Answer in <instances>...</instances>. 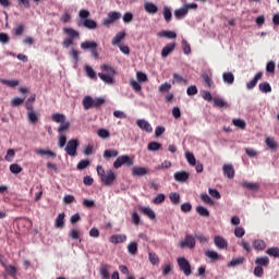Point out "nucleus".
<instances>
[{"label": "nucleus", "instance_id": "1", "mask_svg": "<svg viewBox=\"0 0 279 279\" xmlns=\"http://www.w3.org/2000/svg\"><path fill=\"white\" fill-rule=\"evenodd\" d=\"M90 16V12L86 9H82L78 12V26L85 27L86 29H97V22L95 20L88 19Z\"/></svg>", "mask_w": 279, "mask_h": 279}, {"label": "nucleus", "instance_id": "2", "mask_svg": "<svg viewBox=\"0 0 279 279\" xmlns=\"http://www.w3.org/2000/svg\"><path fill=\"white\" fill-rule=\"evenodd\" d=\"M51 119L54 123H60L58 128L59 134H64L71 128V122L66 121V117L62 113H53Z\"/></svg>", "mask_w": 279, "mask_h": 279}, {"label": "nucleus", "instance_id": "3", "mask_svg": "<svg viewBox=\"0 0 279 279\" xmlns=\"http://www.w3.org/2000/svg\"><path fill=\"white\" fill-rule=\"evenodd\" d=\"M197 8H198L197 3H185L182 5V8L177 9L174 11V16L178 20L184 19V16L189 14V10H197Z\"/></svg>", "mask_w": 279, "mask_h": 279}, {"label": "nucleus", "instance_id": "4", "mask_svg": "<svg viewBox=\"0 0 279 279\" xmlns=\"http://www.w3.org/2000/svg\"><path fill=\"white\" fill-rule=\"evenodd\" d=\"M123 165L126 167H132L134 165V160L128 155H121L113 162V169H121Z\"/></svg>", "mask_w": 279, "mask_h": 279}, {"label": "nucleus", "instance_id": "5", "mask_svg": "<svg viewBox=\"0 0 279 279\" xmlns=\"http://www.w3.org/2000/svg\"><path fill=\"white\" fill-rule=\"evenodd\" d=\"M177 263L180 271H182L184 276H191V274H193V270L191 269V263H189L186 258L178 257Z\"/></svg>", "mask_w": 279, "mask_h": 279}, {"label": "nucleus", "instance_id": "6", "mask_svg": "<svg viewBox=\"0 0 279 279\" xmlns=\"http://www.w3.org/2000/svg\"><path fill=\"white\" fill-rule=\"evenodd\" d=\"M121 19V13L118 11H111L108 13L107 17L102 21V25L105 27H110L112 23H116V21H119Z\"/></svg>", "mask_w": 279, "mask_h": 279}, {"label": "nucleus", "instance_id": "7", "mask_svg": "<svg viewBox=\"0 0 279 279\" xmlns=\"http://www.w3.org/2000/svg\"><path fill=\"white\" fill-rule=\"evenodd\" d=\"M77 147H80V142L77 140H70L65 146L66 155L77 156Z\"/></svg>", "mask_w": 279, "mask_h": 279}, {"label": "nucleus", "instance_id": "8", "mask_svg": "<svg viewBox=\"0 0 279 279\" xmlns=\"http://www.w3.org/2000/svg\"><path fill=\"white\" fill-rule=\"evenodd\" d=\"M114 180H117V174H114V171L112 170H107L106 174L100 178V181L105 186H112Z\"/></svg>", "mask_w": 279, "mask_h": 279}, {"label": "nucleus", "instance_id": "9", "mask_svg": "<svg viewBox=\"0 0 279 279\" xmlns=\"http://www.w3.org/2000/svg\"><path fill=\"white\" fill-rule=\"evenodd\" d=\"M180 247L184 250V247H189V250H193L195 247V236L191 234H186L184 240L180 242Z\"/></svg>", "mask_w": 279, "mask_h": 279}, {"label": "nucleus", "instance_id": "10", "mask_svg": "<svg viewBox=\"0 0 279 279\" xmlns=\"http://www.w3.org/2000/svg\"><path fill=\"white\" fill-rule=\"evenodd\" d=\"M222 173L225 178H228L229 180H234V175H235L234 166L232 163H225L222 166Z\"/></svg>", "mask_w": 279, "mask_h": 279}, {"label": "nucleus", "instance_id": "11", "mask_svg": "<svg viewBox=\"0 0 279 279\" xmlns=\"http://www.w3.org/2000/svg\"><path fill=\"white\" fill-rule=\"evenodd\" d=\"M136 125L143 132H147V134H151V132H154V128H151V124H149L145 119L136 120Z\"/></svg>", "mask_w": 279, "mask_h": 279}, {"label": "nucleus", "instance_id": "12", "mask_svg": "<svg viewBox=\"0 0 279 279\" xmlns=\"http://www.w3.org/2000/svg\"><path fill=\"white\" fill-rule=\"evenodd\" d=\"M214 243L218 250H226L228 247V241L221 235H216L214 238Z\"/></svg>", "mask_w": 279, "mask_h": 279}, {"label": "nucleus", "instance_id": "13", "mask_svg": "<svg viewBox=\"0 0 279 279\" xmlns=\"http://www.w3.org/2000/svg\"><path fill=\"white\" fill-rule=\"evenodd\" d=\"M110 243L113 245H119V243H125L128 241V235L125 234H113L109 238Z\"/></svg>", "mask_w": 279, "mask_h": 279}, {"label": "nucleus", "instance_id": "14", "mask_svg": "<svg viewBox=\"0 0 279 279\" xmlns=\"http://www.w3.org/2000/svg\"><path fill=\"white\" fill-rule=\"evenodd\" d=\"M148 170L145 167H133L132 175L133 178H143V175H147Z\"/></svg>", "mask_w": 279, "mask_h": 279}, {"label": "nucleus", "instance_id": "15", "mask_svg": "<svg viewBox=\"0 0 279 279\" xmlns=\"http://www.w3.org/2000/svg\"><path fill=\"white\" fill-rule=\"evenodd\" d=\"M263 80V72H258L254 78L246 84L247 90H252L253 88H256V84H258V81Z\"/></svg>", "mask_w": 279, "mask_h": 279}, {"label": "nucleus", "instance_id": "16", "mask_svg": "<svg viewBox=\"0 0 279 279\" xmlns=\"http://www.w3.org/2000/svg\"><path fill=\"white\" fill-rule=\"evenodd\" d=\"M158 38H168L169 40H172L173 38H178V34L173 31H161L157 33Z\"/></svg>", "mask_w": 279, "mask_h": 279}, {"label": "nucleus", "instance_id": "17", "mask_svg": "<svg viewBox=\"0 0 279 279\" xmlns=\"http://www.w3.org/2000/svg\"><path fill=\"white\" fill-rule=\"evenodd\" d=\"M175 49V43L167 44L161 50V58H167Z\"/></svg>", "mask_w": 279, "mask_h": 279}, {"label": "nucleus", "instance_id": "18", "mask_svg": "<svg viewBox=\"0 0 279 279\" xmlns=\"http://www.w3.org/2000/svg\"><path fill=\"white\" fill-rule=\"evenodd\" d=\"M63 34H65L68 38H71L72 40H75V38H80V32L71 27L63 28Z\"/></svg>", "mask_w": 279, "mask_h": 279}, {"label": "nucleus", "instance_id": "19", "mask_svg": "<svg viewBox=\"0 0 279 279\" xmlns=\"http://www.w3.org/2000/svg\"><path fill=\"white\" fill-rule=\"evenodd\" d=\"M189 172L186 171H178L174 173V180L177 182H186V180H189Z\"/></svg>", "mask_w": 279, "mask_h": 279}, {"label": "nucleus", "instance_id": "20", "mask_svg": "<svg viewBox=\"0 0 279 279\" xmlns=\"http://www.w3.org/2000/svg\"><path fill=\"white\" fill-rule=\"evenodd\" d=\"M119 156V150L117 149H106L102 154L105 160H110V158H117Z\"/></svg>", "mask_w": 279, "mask_h": 279}, {"label": "nucleus", "instance_id": "21", "mask_svg": "<svg viewBox=\"0 0 279 279\" xmlns=\"http://www.w3.org/2000/svg\"><path fill=\"white\" fill-rule=\"evenodd\" d=\"M110 266L108 264H102L99 269L100 277L102 279H110V272L108 271Z\"/></svg>", "mask_w": 279, "mask_h": 279}, {"label": "nucleus", "instance_id": "22", "mask_svg": "<svg viewBox=\"0 0 279 279\" xmlns=\"http://www.w3.org/2000/svg\"><path fill=\"white\" fill-rule=\"evenodd\" d=\"M82 104H83L84 110H90V108H94V99L90 96H85L83 98Z\"/></svg>", "mask_w": 279, "mask_h": 279}, {"label": "nucleus", "instance_id": "23", "mask_svg": "<svg viewBox=\"0 0 279 279\" xmlns=\"http://www.w3.org/2000/svg\"><path fill=\"white\" fill-rule=\"evenodd\" d=\"M253 247L257 252H263V250H266L267 243L265 242V240H255L253 242Z\"/></svg>", "mask_w": 279, "mask_h": 279}, {"label": "nucleus", "instance_id": "24", "mask_svg": "<svg viewBox=\"0 0 279 279\" xmlns=\"http://www.w3.org/2000/svg\"><path fill=\"white\" fill-rule=\"evenodd\" d=\"M255 265L257 267H269V257L267 256H264V257H257L255 259Z\"/></svg>", "mask_w": 279, "mask_h": 279}, {"label": "nucleus", "instance_id": "25", "mask_svg": "<svg viewBox=\"0 0 279 279\" xmlns=\"http://www.w3.org/2000/svg\"><path fill=\"white\" fill-rule=\"evenodd\" d=\"M98 77H100V80L102 82H105V84H114V75L113 74H104V73H98Z\"/></svg>", "mask_w": 279, "mask_h": 279}, {"label": "nucleus", "instance_id": "26", "mask_svg": "<svg viewBox=\"0 0 279 279\" xmlns=\"http://www.w3.org/2000/svg\"><path fill=\"white\" fill-rule=\"evenodd\" d=\"M144 9L148 14H156L158 12V7L153 2H146Z\"/></svg>", "mask_w": 279, "mask_h": 279}, {"label": "nucleus", "instance_id": "27", "mask_svg": "<svg viewBox=\"0 0 279 279\" xmlns=\"http://www.w3.org/2000/svg\"><path fill=\"white\" fill-rule=\"evenodd\" d=\"M81 49H83L84 51L90 49L92 51L93 49H97V44L95 41L85 40L81 44Z\"/></svg>", "mask_w": 279, "mask_h": 279}, {"label": "nucleus", "instance_id": "28", "mask_svg": "<svg viewBox=\"0 0 279 279\" xmlns=\"http://www.w3.org/2000/svg\"><path fill=\"white\" fill-rule=\"evenodd\" d=\"M35 153L38 156H47V158H56V153H53L52 150H45L43 148H37L35 149Z\"/></svg>", "mask_w": 279, "mask_h": 279}, {"label": "nucleus", "instance_id": "29", "mask_svg": "<svg viewBox=\"0 0 279 279\" xmlns=\"http://www.w3.org/2000/svg\"><path fill=\"white\" fill-rule=\"evenodd\" d=\"M125 38V32L121 31L119 32L112 39L111 44L116 45L117 47H119V45H121V40H123Z\"/></svg>", "mask_w": 279, "mask_h": 279}, {"label": "nucleus", "instance_id": "30", "mask_svg": "<svg viewBox=\"0 0 279 279\" xmlns=\"http://www.w3.org/2000/svg\"><path fill=\"white\" fill-rule=\"evenodd\" d=\"M140 210H141V213H143V215L148 217V219H151V220L156 219V213H154V210H151V208L141 207Z\"/></svg>", "mask_w": 279, "mask_h": 279}, {"label": "nucleus", "instance_id": "31", "mask_svg": "<svg viewBox=\"0 0 279 279\" xmlns=\"http://www.w3.org/2000/svg\"><path fill=\"white\" fill-rule=\"evenodd\" d=\"M222 80H223L225 84L232 85V84H234V74L232 72H225L222 74Z\"/></svg>", "mask_w": 279, "mask_h": 279}, {"label": "nucleus", "instance_id": "32", "mask_svg": "<svg viewBox=\"0 0 279 279\" xmlns=\"http://www.w3.org/2000/svg\"><path fill=\"white\" fill-rule=\"evenodd\" d=\"M128 252L129 254H131L132 256H136V254H138V243L136 242H130L128 244Z\"/></svg>", "mask_w": 279, "mask_h": 279}, {"label": "nucleus", "instance_id": "33", "mask_svg": "<svg viewBox=\"0 0 279 279\" xmlns=\"http://www.w3.org/2000/svg\"><path fill=\"white\" fill-rule=\"evenodd\" d=\"M213 101H214V106L216 108H229L228 102H226V100H223V98L215 97L213 99Z\"/></svg>", "mask_w": 279, "mask_h": 279}, {"label": "nucleus", "instance_id": "34", "mask_svg": "<svg viewBox=\"0 0 279 279\" xmlns=\"http://www.w3.org/2000/svg\"><path fill=\"white\" fill-rule=\"evenodd\" d=\"M241 185L244 189H247L248 191H258V189H260V185L258 183H252V182H243Z\"/></svg>", "mask_w": 279, "mask_h": 279}, {"label": "nucleus", "instance_id": "35", "mask_svg": "<svg viewBox=\"0 0 279 279\" xmlns=\"http://www.w3.org/2000/svg\"><path fill=\"white\" fill-rule=\"evenodd\" d=\"M64 213L58 215V217L54 220L56 228H64Z\"/></svg>", "mask_w": 279, "mask_h": 279}, {"label": "nucleus", "instance_id": "36", "mask_svg": "<svg viewBox=\"0 0 279 279\" xmlns=\"http://www.w3.org/2000/svg\"><path fill=\"white\" fill-rule=\"evenodd\" d=\"M27 119H28V122L32 123L33 125H36V123H38V114H36V111H28Z\"/></svg>", "mask_w": 279, "mask_h": 279}, {"label": "nucleus", "instance_id": "37", "mask_svg": "<svg viewBox=\"0 0 279 279\" xmlns=\"http://www.w3.org/2000/svg\"><path fill=\"white\" fill-rule=\"evenodd\" d=\"M85 73L89 80H97V73L93 68H90V65H85Z\"/></svg>", "mask_w": 279, "mask_h": 279}, {"label": "nucleus", "instance_id": "38", "mask_svg": "<svg viewBox=\"0 0 279 279\" xmlns=\"http://www.w3.org/2000/svg\"><path fill=\"white\" fill-rule=\"evenodd\" d=\"M70 58L74 61V64H77L80 62V52L75 50V48H71L69 51Z\"/></svg>", "mask_w": 279, "mask_h": 279}, {"label": "nucleus", "instance_id": "39", "mask_svg": "<svg viewBox=\"0 0 279 279\" xmlns=\"http://www.w3.org/2000/svg\"><path fill=\"white\" fill-rule=\"evenodd\" d=\"M169 199H170L171 204H173V206H178L180 204V194L172 192L169 195Z\"/></svg>", "mask_w": 279, "mask_h": 279}, {"label": "nucleus", "instance_id": "40", "mask_svg": "<svg viewBox=\"0 0 279 279\" xmlns=\"http://www.w3.org/2000/svg\"><path fill=\"white\" fill-rule=\"evenodd\" d=\"M24 32H25V25L24 24H17L13 28L14 36H23Z\"/></svg>", "mask_w": 279, "mask_h": 279}, {"label": "nucleus", "instance_id": "41", "mask_svg": "<svg viewBox=\"0 0 279 279\" xmlns=\"http://www.w3.org/2000/svg\"><path fill=\"white\" fill-rule=\"evenodd\" d=\"M196 213L201 216V217H210V211H208V209L204 206H197L196 207Z\"/></svg>", "mask_w": 279, "mask_h": 279}, {"label": "nucleus", "instance_id": "42", "mask_svg": "<svg viewBox=\"0 0 279 279\" xmlns=\"http://www.w3.org/2000/svg\"><path fill=\"white\" fill-rule=\"evenodd\" d=\"M3 267L5 269V271L9 274V276H11V278H16V267L13 265H9L5 266V264H3Z\"/></svg>", "mask_w": 279, "mask_h": 279}, {"label": "nucleus", "instance_id": "43", "mask_svg": "<svg viewBox=\"0 0 279 279\" xmlns=\"http://www.w3.org/2000/svg\"><path fill=\"white\" fill-rule=\"evenodd\" d=\"M162 14L166 23H170L172 19L171 9H169L168 7H165L162 10Z\"/></svg>", "mask_w": 279, "mask_h": 279}, {"label": "nucleus", "instance_id": "44", "mask_svg": "<svg viewBox=\"0 0 279 279\" xmlns=\"http://www.w3.org/2000/svg\"><path fill=\"white\" fill-rule=\"evenodd\" d=\"M100 69H101V71H104V73H105L106 75H114V73H117V72L114 71V68H112V66H110V65H108V64H102V65L100 66Z\"/></svg>", "mask_w": 279, "mask_h": 279}, {"label": "nucleus", "instance_id": "45", "mask_svg": "<svg viewBox=\"0 0 279 279\" xmlns=\"http://www.w3.org/2000/svg\"><path fill=\"white\" fill-rule=\"evenodd\" d=\"M232 123L233 125H235V128H239L240 130H245V128H247V123H245V120L233 119Z\"/></svg>", "mask_w": 279, "mask_h": 279}, {"label": "nucleus", "instance_id": "46", "mask_svg": "<svg viewBox=\"0 0 279 279\" xmlns=\"http://www.w3.org/2000/svg\"><path fill=\"white\" fill-rule=\"evenodd\" d=\"M160 147H162V145L158 142H150L147 145L148 151H158V149H160Z\"/></svg>", "mask_w": 279, "mask_h": 279}, {"label": "nucleus", "instance_id": "47", "mask_svg": "<svg viewBox=\"0 0 279 279\" xmlns=\"http://www.w3.org/2000/svg\"><path fill=\"white\" fill-rule=\"evenodd\" d=\"M185 158H186V160H187V162H189V165H190L191 167H195V165H196V159H195V155H193V153L186 151V153H185Z\"/></svg>", "mask_w": 279, "mask_h": 279}, {"label": "nucleus", "instance_id": "48", "mask_svg": "<svg viewBox=\"0 0 279 279\" xmlns=\"http://www.w3.org/2000/svg\"><path fill=\"white\" fill-rule=\"evenodd\" d=\"M203 84L205 86V88H211L213 87V80L210 78V76H208V74H203Z\"/></svg>", "mask_w": 279, "mask_h": 279}, {"label": "nucleus", "instance_id": "49", "mask_svg": "<svg viewBox=\"0 0 279 279\" xmlns=\"http://www.w3.org/2000/svg\"><path fill=\"white\" fill-rule=\"evenodd\" d=\"M181 45H182L183 53H185V56H189L191 53V44H189L186 39H182Z\"/></svg>", "mask_w": 279, "mask_h": 279}, {"label": "nucleus", "instance_id": "50", "mask_svg": "<svg viewBox=\"0 0 279 279\" xmlns=\"http://www.w3.org/2000/svg\"><path fill=\"white\" fill-rule=\"evenodd\" d=\"M90 165V160L88 159H83L81 160L77 166H76V169L78 171H84V169H86V167H88Z\"/></svg>", "mask_w": 279, "mask_h": 279}, {"label": "nucleus", "instance_id": "51", "mask_svg": "<svg viewBox=\"0 0 279 279\" xmlns=\"http://www.w3.org/2000/svg\"><path fill=\"white\" fill-rule=\"evenodd\" d=\"M148 258H149L151 265H159L160 264V258L158 257V255L156 253H149Z\"/></svg>", "mask_w": 279, "mask_h": 279}, {"label": "nucleus", "instance_id": "52", "mask_svg": "<svg viewBox=\"0 0 279 279\" xmlns=\"http://www.w3.org/2000/svg\"><path fill=\"white\" fill-rule=\"evenodd\" d=\"M182 83L186 84V80L182 77V75L174 73L172 84H182Z\"/></svg>", "mask_w": 279, "mask_h": 279}, {"label": "nucleus", "instance_id": "53", "mask_svg": "<svg viewBox=\"0 0 279 279\" xmlns=\"http://www.w3.org/2000/svg\"><path fill=\"white\" fill-rule=\"evenodd\" d=\"M130 86H131V88H133V90H135V93H141V90L143 89L141 84L138 82H136L135 80L130 81Z\"/></svg>", "mask_w": 279, "mask_h": 279}, {"label": "nucleus", "instance_id": "54", "mask_svg": "<svg viewBox=\"0 0 279 279\" xmlns=\"http://www.w3.org/2000/svg\"><path fill=\"white\" fill-rule=\"evenodd\" d=\"M259 90L262 93H271V85H269V83H267V82L260 83L259 84Z\"/></svg>", "mask_w": 279, "mask_h": 279}, {"label": "nucleus", "instance_id": "55", "mask_svg": "<svg viewBox=\"0 0 279 279\" xmlns=\"http://www.w3.org/2000/svg\"><path fill=\"white\" fill-rule=\"evenodd\" d=\"M266 145H268L270 149H278V144H276V140H274V137H267Z\"/></svg>", "mask_w": 279, "mask_h": 279}, {"label": "nucleus", "instance_id": "56", "mask_svg": "<svg viewBox=\"0 0 279 279\" xmlns=\"http://www.w3.org/2000/svg\"><path fill=\"white\" fill-rule=\"evenodd\" d=\"M266 254H268V256H274L275 258H278L279 257V248L270 247L266 251Z\"/></svg>", "mask_w": 279, "mask_h": 279}, {"label": "nucleus", "instance_id": "57", "mask_svg": "<svg viewBox=\"0 0 279 279\" xmlns=\"http://www.w3.org/2000/svg\"><path fill=\"white\" fill-rule=\"evenodd\" d=\"M234 234L238 239H243V236H245V229L243 227H236Z\"/></svg>", "mask_w": 279, "mask_h": 279}, {"label": "nucleus", "instance_id": "58", "mask_svg": "<svg viewBox=\"0 0 279 279\" xmlns=\"http://www.w3.org/2000/svg\"><path fill=\"white\" fill-rule=\"evenodd\" d=\"M201 199L202 202H204L205 204H209L210 206L215 204V202H213V198H210V196L207 193L201 194Z\"/></svg>", "mask_w": 279, "mask_h": 279}, {"label": "nucleus", "instance_id": "59", "mask_svg": "<svg viewBox=\"0 0 279 279\" xmlns=\"http://www.w3.org/2000/svg\"><path fill=\"white\" fill-rule=\"evenodd\" d=\"M159 93H169L171 90V84L163 83L158 87Z\"/></svg>", "mask_w": 279, "mask_h": 279}, {"label": "nucleus", "instance_id": "60", "mask_svg": "<svg viewBox=\"0 0 279 279\" xmlns=\"http://www.w3.org/2000/svg\"><path fill=\"white\" fill-rule=\"evenodd\" d=\"M165 199H166L165 194H157L153 199V204H156V205L162 204Z\"/></svg>", "mask_w": 279, "mask_h": 279}, {"label": "nucleus", "instance_id": "61", "mask_svg": "<svg viewBox=\"0 0 279 279\" xmlns=\"http://www.w3.org/2000/svg\"><path fill=\"white\" fill-rule=\"evenodd\" d=\"M10 171H11V173L19 174V173H21V171H23V168H21L17 163H12L10 166Z\"/></svg>", "mask_w": 279, "mask_h": 279}, {"label": "nucleus", "instance_id": "62", "mask_svg": "<svg viewBox=\"0 0 279 279\" xmlns=\"http://www.w3.org/2000/svg\"><path fill=\"white\" fill-rule=\"evenodd\" d=\"M97 134L100 138H108L110 136V132H108L106 129H99Z\"/></svg>", "mask_w": 279, "mask_h": 279}, {"label": "nucleus", "instance_id": "63", "mask_svg": "<svg viewBox=\"0 0 279 279\" xmlns=\"http://www.w3.org/2000/svg\"><path fill=\"white\" fill-rule=\"evenodd\" d=\"M106 104L105 98H94V108H101Z\"/></svg>", "mask_w": 279, "mask_h": 279}, {"label": "nucleus", "instance_id": "64", "mask_svg": "<svg viewBox=\"0 0 279 279\" xmlns=\"http://www.w3.org/2000/svg\"><path fill=\"white\" fill-rule=\"evenodd\" d=\"M2 84H5L7 86H10V88H14L15 86H19V81H16V80H11V81L3 80Z\"/></svg>", "mask_w": 279, "mask_h": 279}]
</instances>
